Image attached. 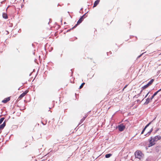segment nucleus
<instances>
[{
  "instance_id": "f257e3e1",
  "label": "nucleus",
  "mask_w": 161,
  "mask_h": 161,
  "mask_svg": "<svg viewBox=\"0 0 161 161\" xmlns=\"http://www.w3.org/2000/svg\"><path fill=\"white\" fill-rule=\"evenodd\" d=\"M161 139V137L160 136H155L153 138L151 137L149 140V143L148 147H150L155 144V142H157Z\"/></svg>"
},
{
  "instance_id": "f03ea898",
  "label": "nucleus",
  "mask_w": 161,
  "mask_h": 161,
  "mask_svg": "<svg viewBox=\"0 0 161 161\" xmlns=\"http://www.w3.org/2000/svg\"><path fill=\"white\" fill-rule=\"evenodd\" d=\"M135 158L141 160L144 157V154L140 151H137L135 153Z\"/></svg>"
},
{
  "instance_id": "7ed1b4c3",
  "label": "nucleus",
  "mask_w": 161,
  "mask_h": 161,
  "mask_svg": "<svg viewBox=\"0 0 161 161\" xmlns=\"http://www.w3.org/2000/svg\"><path fill=\"white\" fill-rule=\"evenodd\" d=\"M85 16V15H84L83 16H81L80 19H79V20L77 21V23L73 27V28H75L78 25L80 24V23H81V22L83 21V19L84 18V16Z\"/></svg>"
},
{
  "instance_id": "20e7f679",
  "label": "nucleus",
  "mask_w": 161,
  "mask_h": 161,
  "mask_svg": "<svg viewBox=\"0 0 161 161\" xmlns=\"http://www.w3.org/2000/svg\"><path fill=\"white\" fill-rule=\"evenodd\" d=\"M125 126L122 125H119L118 127L119 130L120 131H123L125 129Z\"/></svg>"
},
{
  "instance_id": "39448f33",
  "label": "nucleus",
  "mask_w": 161,
  "mask_h": 161,
  "mask_svg": "<svg viewBox=\"0 0 161 161\" xmlns=\"http://www.w3.org/2000/svg\"><path fill=\"white\" fill-rule=\"evenodd\" d=\"M28 92V91H25L24 92H23L22 94H21L19 97L18 99H21L22 98H23L25 95Z\"/></svg>"
},
{
  "instance_id": "423d86ee",
  "label": "nucleus",
  "mask_w": 161,
  "mask_h": 161,
  "mask_svg": "<svg viewBox=\"0 0 161 161\" xmlns=\"http://www.w3.org/2000/svg\"><path fill=\"white\" fill-rule=\"evenodd\" d=\"M10 100V97H8L5 98L4 100H2V102L4 103H6L9 101Z\"/></svg>"
},
{
  "instance_id": "0eeeda50",
  "label": "nucleus",
  "mask_w": 161,
  "mask_h": 161,
  "mask_svg": "<svg viewBox=\"0 0 161 161\" xmlns=\"http://www.w3.org/2000/svg\"><path fill=\"white\" fill-rule=\"evenodd\" d=\"M6 125V122L4 121L2 124L0 125V130H3Z\"/></svg>"
},
{
  "instance_id": "6e6552de",
  "label": "nucleus",
  "mask_w": 161,
  "mask_h": 161,
  "mask_svg": "<svg viewBox=\"0 0 161 161\" xmlns=\"http://www.w3.org/2000/svg\"><path fill=\"white\" fill-rule=\"evenodd\" d=\"M161 91V88L159 90H158V91L157 92H155L153 94V95L152 96V97L151 98V100H152L154 97L157 94V93L159 92L160 91Z\"/></svg>"
},
{
  "instance_id": "1a4fd4ad",
  "label": "nucleus",
  "mask_w": 161,
  "mask_h": 161,
  "mask_svg": "<svg viewBox=\"0 0 161 161\" xmlns=\"http://www.w3.org/2000/svg\"><path fill=\"white\" fill-rule=\"evenodd\" d=\"M100 0H97L94 3L93 7H96L98 4Z\"/></svg>"
},
{
  "instance_id": "9d476101",
  "label": "nucleus",
  "mask_w": 161,
  "mask_h": 161,
  "mask_svg": "<svg viewBox=\"0 0 161 161\" xmlns=\"http://www.w3.org/2000/svg\"><path fill=\"white\" fill-rule=\"evenodd\" d=\"M3 18L5 19H7L8 18V16L7 14L5 13H3Z\"/></svg>"
},
{
  "instance_id": "9b49d317",
  "label": "nucleus",
  "mask_w": 161,
  "mask_h": 161,
  "mask_svg": "<svg viewBox=\"0 0 161 161\" xmlns=\"http://www.w3.org/2000/svg\"><path fill=\"white\" fill-rule=\"evenodd\" d=\"M150 123H149V124H147L146 126L145 127V128L143 129L141 134H143L144 131L145 130V129H146V128L149 126V125Z\"/></svg>"
},
{
  "instance_id": "f8f14e48",
  "label": "nucleus",
  "mask_w": 161,
  "mask_h": 161,
  "mask_svg": "<svg viewBox=\"0 0 161 161\" xmlns=\"http://www.w3.org/2000/svg\"><path fill=\"white\" fill-rule=\"evenodd\" d=\"M151 99L149 98H148L147 99L146 101L145 102V103L146 104H147L150 101Z\"/></svg>"
},
{
  "instance_id": "ddd939ff",
  "label": "nucleus",
  "mask_w": 161,
  "mask_h": 161,
  "mask_svg": "<svg viewBox=\"0 0 161 161\" xmlns=\"http://www.w3.org/2000/svg\"><path fill=\"white\" fill-rule=\"evenodd\" d=\"M154 81V79H152L147 83L149 86H150Z\"/></svg>"
},
{
  "instance_id": "4468645a",
  "label": "nucleus",
  "mask_w": 161,
  "mask_h": 161,
  "mask_svg": "<svg viewBox=\"0 0 161 161\" xmlns=\"http://www.w3.org/2000/svg\"><path fill=\"white\" fill-rule=\"evenodd\" d=\"M149 86H150L148 84L147 85L144 86H143L142 87V89H144L147 87H148Z\"/></svg>"
},
{
  "instance_id": "2eb2a0df",
  "label": "nucleus",
  "mask_w": 161,
  "mask_h": 161,
  "mask_svg": "<svg viewBox=\"0 0 161 161\" xmlns=\"http://www.w3.org/2000/svg\"><path fill=\"white\" fill-rule=\"evenodd\" d=\"M112 155V154L109 153V154H106L105 155V156L106 158H109Z\"/></svg>"
},
{
  "instance_id": "dca6fc26",
  "label": "nucleus",
  "mask_w": 161,
  "mask_h": 161,
  "mask_svg": "<svg viewBox=\"0 0 161 161\" xmlns=\"http://www.w3.org/2000/svg\"><path fill=\"white\" fill-rule=\"evenodd\" d=\"M5 118L4 117L0 119V124H1Z\"/></svg>"
},
{
  "instance_id": "f3484780",
  "label": "nucleus",
  "mask_w": 161,
  "mask_h": 161,
  "mask_svg": "<svg viewBox=\"0 0 161 161\" xmlns=\"http://www.w3.org/2000/svg\"><path fill=\"white\" fill-rule=\"evenodd\" d=\"M85 84V83H84V82L82 83L81 84V85L80 86L79 89H80L82 88L83 87V86H84V85Z\"/></svg>"
},
{
  "instance_id": "a211bd4d",
  "label": "nucleus",
  "mask_w": 161,
  "mask_h": 161,
  "mask_svg": "<svg viewBox=\"0 0 161 161\" xmlns=\"http://www.w3.org/2000/svg\"><path fill=\"white\" fill-rule=\"evenodd\" d=\"M87 116H86L85 117H83L82 119L81 120V121H83L85 119V118Z\"/></svg>"
},
{
  "instance_id": "6ab92c4d",
  "label": "nucleus",
  "mask_w": 161,
  "mask_h": 161,
  "mask_svg": "<svg viewBox=\"0 0 161 161\" xmlns=\"http://www.w3.org/2000/svg\"><path fill=\"white\" fill-rule=\"evenodd\" d=\"M149 93V92H148L147 94V95H146V96H145V97L144 98H146V97H147V96H148V94Z\"/></svg>"
},
{
  "instance_id": "aec40b11",
  "label": "nucleus",
  "mask_w": 161,
  "mask_h": 161,
  "mask_svg": "<svg viewBox=\"0 0 161 161\" xmlns=\"http://www.w3.org/2000/svg\"><path fill=\"white\" fill-rule=\"evenodd\" d=\"M127 86V85H126L125 87H124V88L123 89V90H124V89H125V88H126V87Z\"/></svg>"
},
{
  "instance_id": "412c9836",
  "label": "nucleus",
  "mask_w": 161,
  "mask_h": 161,
  "mask_svg": "<svg viewBox=\"0 0 161 161\" xmlns=\"http://www.w3.org/2000/svg\"><path fill=\"white\" fill-rule=\"evenodd\" d=\"M142 54H141L138 57V58H140V57H141L142 56Z\"/></svg>"
},
{
  "instance_id": "4be33fe9",
  "label": "nucleus",
  "mask_w": 161,
  "mask_h": 161,
  "mask_svg": "<svg viewBox=\"0 0 161 161\" xmlns=\"http://www.w3.org/2000/svg\"><path fill=\"white\" fill-rule=\"evenodd\" d=\"M9 7V6H8V7H7V8H8Z\"/></svg>"
},
{
  "instance_id": "5701e85b",
  "label": "nucleus",
  "mask_w": 161,
  "mask_h": 161,
  "mask_svg": "<svg viewBox=\"0 0 161 161\" xmlns=\"http://www.w3.org/2000/svg\"><path fill=\"white\" fill-rule=\"evenodd\" d=\"M142 90L140 92V93L142 92Z\"/></svg>"
},
{
  "instance_id": "b1692460",
  "label": "nucleus",
  "mask_w": 161,
  "mask_h": 161,
  "mask_svg": "<svg viewBox=\"0 0 161 161\" xmlns=\"http://www.w3.org/2000/svg\"><path fill=\"white\" fill-rule=\"evenodd\" d=\"M7 34H8L9 32H8V31H7Z\"/></svg>"
},
{
  "instance_id": "393cba45",
  "label": "nucleus",
  "mask_w": 161,
  "mask_h": 161,
  "mask_svg": "<svg viewBox=\"0 0 161 161\" xmlns=\"http://www.w3.org/2000/svg\"><path fill=\"white\" fill-rule=\"evenodd\" d=\"M151 131H152V130H151V131H150V132H149V133H151Z\"/></svg>"
}]
</instances>
